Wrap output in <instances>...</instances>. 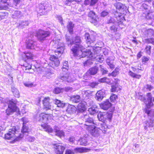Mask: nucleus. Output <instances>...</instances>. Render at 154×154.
<instances>
[{"label":"nucleus","mask_w":154,"mask_h":154,"mask_svg":"<svg viewBox=\"0 0 154 154\" xmlns=\"http://www.w3.org/2000/svg\"><path fill=\"white\" fill-rule=\"evenodd\" d=\"M57 45L58 46L57 48V50L54 51L55 55L51 54L49 58V60L50 61V64L53 68L59 66L60 61L59 58L61 57L64 50V45L63 43L58 42Z\"/></svg>","instance_id":"1"},{"label":"nucleus","mask_w":154,"mask_h":154,"mask_svg":"<svg viewBox=\"0 0 154 154\" xmlns=\"http://www.w3.org/2000/svg\"><path fill=\"white\" fill-rule=\"evenodd\" d=\"M24 54L22 56V60L20 62V64L22 67L23 69L25 72L30 73L29 72L32 69V64L28 63L29 60H33L34 59V55L30 51H25L23 52Z\"/></svg>","instance_id":"2"},{"label":"nucleus","mask_w":154,"mask_h":154,"mask_svg":"<svg viewBox=\"0 0 154 154\" xmlns=\"http://www.w3.org/2000/svg\"><path fill=\"white\" fill-rule=\"evenodd\" d=\"M23 135L22 133H18V131L15 126H11L9 129L8 132L5 134L4 138L7 140H13L10 143H14L16 141L21 140L23 137Z\"/></svg>","instance_id":"3"},{"label":"nucleus","mask_w":154,"mask_h":154,"mask_svg":"<svg viewBox=\"0 0 154 154\" xmlns=\"http://www.w3.org/2000/svg\"><path fill=\"white\" fill-rule=\"evenodd\" d=\"M17 100H14L13 99L8 101V106L5 110V113L7 115H12L14 112L20 113V109L17 106Z\"/></svg>","instance_id":"4"},{"label":"nucleus","mask_w":154,"mask_h":154,"mask_svg":"<svg viewBox=\"0 0 154 154\" xmlns=\"http://www.w3.org/2000/svg\"><path fill=\"white\" fill-rule=\"evenodd\" d=\"M51 34L50 31L39 29L35 32V36L38 41L43 42L46 40V38L49 37Z\"/></svg>","instance_id":"5"},{"label":"nucleus","mask_w":154,"mask_h":154,"mask_svg":"<svg viewBox=\"0 0 154 154\" xmlns=\"http://www.w3.org/2000/svg\"><path fill=\"white\" fill-rule=\"evenodd\" d=\"M84 38L86 44L90 45L96 40V34L93 31L86 32L84 34Z\"/></svg>","instance_id":"6"},{"label":"nucleus","mask_w":154,"mask_h":154,"mask_svg":"<svg viewBox=\"0 0 154 154\" xmlns=\"http://www.w3.org/2000/svg\"><path fill=\"white\" fill-rule=\"evenodd\" d=\"M100 106L101 109L104 110H107L110 108L109 113L113 114L115 110V107L112 106V103L108 99H106L100 104Z\"/></svg>","instance_id":"7"},{"label":"nucleus","mask_w":154,"mask_h":154,"mask_svg":"<svg viewBox=\"0 0 154 154\" xmlns=\"http://www.w3.org/2000/svg\"><path fill=\"white\" fill-rule=\"evenodd\" d=\"M84 48L83 46L80 44H75L71 48V51L74 57L80 58L82 50Z\"/></svg>","instance_id":"8"},{"label":"nucleus","mask_w":154,"mask_h":154,"mask_svg":"<svg viewBox=\"0 0 154 154\" xmlns=\"http://www.w3.org/2000/svg\"><path fill=\"white\" fill-rule=\"evenodd\" d=\"M107 117L106 118L105 116L106 114L105 112H100L97 115L99 119L102 122H110L112 114V113H109L108 112H107Z\"/></svg>","instance_id":"9"},{"label":"nucleus","mask_w":154,"mask_h":154,"mask_svg":"<svg viewBox=\"0 0 154 154\" xmlns=\"http://www.w3.org/2000/svg\"><path fill=\"white\" fill-rule=\"evenodd\" d=\"M49 97H47L44 98L42 100L43 109L45 111L51 110V102Z\"/></svg>","instance_id":"10"},{"label":"nucleus","mask_w":154,"mask_h":154,"mask_svg":"<svg viewBox=\"0 0 154 154\" xmlns=\"http://www.w3.org/2000/svg\"><path fill=\"white\" fill-rule=\"evenodd\" d=\"M53 116L52 114L42 112L39 114L38 120L40 122H43L52 119Z\"/></svg>","instance_id":"11"},{"label":"nucleus","mask_w":154,"mask_h":154,"mask_svg":"<svg viewBox=\"0 0 154 154\" xmlns=\"http://www.w3.org/2000/svg\"><path fill=\"white\" fill-rule=\"evenodd\" d=\"M60 143H54L52 144L55 153L56 154H63L65 147L62 145Z\"/></svg>","instance_id":"12"},{"label":"nucleus","mask_w":154,"mask_h":154,"mask_svg":"<svg viewBox=\"0 0 154 154\" xmlns=\"http://www.w3.org/2000/svg\"><path fill=\"white\" fill-rule=\"evenodd\" d=\"M49 5L47 4H41L39 5L38 11V14L40 15H45L49 8Z\"/></svg>","instance_id":"13"},{"label":"nucleus","mask_w":154,"mask_h":154,"mask_svg":"<svg viewBox=\"0 0 154 154\" xmlns=\"http://www.w3.org/2000/svg\"><path fill=\"white\" fill-rule=\"evenodd\" d=\"M146 96L147 97V100L148 101L147 103H146V98L144 97H143V100L141 99V100L142 101L144 100V102L145 103L146 107L150 108L154 105V104L152 101V97L151 93L150 92L146 94Z\"/></svg>","instance_id":"14"},{"label":"nucleus","mask_w":154,"mask_h":154,"mask_svg":"<svg viewBox=\"0 0 154 154\" xmlns=\"http://www.w3.org/2000/svg\"><path fill=\"white\" fill-rule=\"evenodd\" d=\"M88 16L89 18L91 23H96L97 22L98 16L94 11H90L88 13Z\"/></svg>","instance_id":"15"},{"label":"nucleus","mask_w":154,"mask_h":154,"mask_svg":"<svg viewBox=\"0 0 154 154\" xmlns=\"http://www.w3.org/2000/svg\"><path fill=\"white\" fill-rule=\"evenodd\" d=\"M87 103L84 101H81L77 105V111L78 113L85 112L87 109Z\"/></svg>","instance_id":"16"},{"label":"nucleus","mask_w":154,"mask_h":154,"mask_svg":"<svg viewBox=\"0 0 154 154\" xmlns=\"http://www.w3.org/2000/svg\"><path fill=\"white\" fill-rule=\"evenodd\" d=\"M114 6L117 10L121 11V14H124L127 10L126 6L124 4L119 2L115 3Z\"/></svg>","instance_id":"17"},{"label":"nucleus","mask_w":154,"mask_h":154,"mask_svg":"<svg viewBox=\"0 0 154 154\" xmlns=\"http://www.w3.org/2000/svg\"><path fill=\"white\" fill-rule=\"evenodd\" d=\"M40 125L45 132L48 133H52L53 132V129L48 123H44L41 124Z\"/></svg>","instance_id":"18"},{"label":"nucleus","mask_w":154,"mask_h":154,"mask_svg":"<svg viewBox=\"0 0 154 154\" xmlns=\"http://www.w3.org/2000/svg\"><path fill=\"white\" fill-rule=\"evenodd\" d=\"M60 79L65 83H71L73 82V80L69 74H66L64 75L61 76Z\"/></svg>","instance_id":"19"},{"label":"nucleus","mask_w":154,"mask_h":154,"mask_svg":"<svg viewBox=\"0 0 154 154\" xmlns=\"http://www.w3.org/2000/svg\"><path fill=\"white\" fill-rule=\"evenodd\" d=\"M26 47L28 49H32L35 46V41L32 39H29L26 40Z\"/></svg>","instance_id":"20"},{"label":"nucleus","mask_w":154,"mask_h":154,"mask_svg":"<svg viewBox=\"0 0 154 154\" xmlns=\"http://www.w3.org/2000/svg\"><path fill=\"white\" fill-rule=\"evenodd\" d=\"M54 131L55 133V135L61 137L64 136V133L63 130L59 129V128L57 126L54 127Z\"/></svg>","instance_id":"21"},{"label":"nucleus","mask_w":154,"mask_h":154,"mask_svg":"<svg viewBox=\"0 0 154 154\" xmlns=\"http://www.w3.org/2000/svg\"><path fill=\"white\" fill-rule=\"evenodd\" d=\"M91 149L86 147H76L74 149V151L77 153H82L88 152L90 151Z\"/></svg>","instance_id":"22"},{"label":"nucleus","mask_w":154,"mask_h":154,"mask_svg":"<svg viewBox=\"0 0 154 154\" xmlns=\"http://www.w3.org/2000/svg\"><path fill=\"white\" fill-rule=\"evenodd\" d=\"M92 54V52L89 50L85 51H83V50H82L80 58L84 57H90L91 56Z\"/></svg>","instance_id":"23"},{"label":"nucleus","mask_w":154,"mask_h":154,"mask_svg":"<svg viewBox=\"0 0 154 154\" xmlns=\"http://www.w3.org/2000/svg\"><path fill=\"white\" fill-rule=\"evenodd\" d=\"M104 92L101 90L98 91L96 94V98L98 101L101 100L103 98Z\"/></svg>","instance_id":"24"},{"label":"nucleus","mask_w":154,"mask_h":154,"mask_svg":"<svg viewBox=\"0 0 154 154\" xmlns=\"http://www.w3.org/2000/svg\"><path fill=\"white\" fill-rule=\"evenodd\" d=\"M23 126L21 129V133L23 134L26 133H28L29 131V128L28 125L26 124V123L23 121Z\"/></svg>","instance_id":"25"},{"label":"nucleus","mask_w":154,"mask_h":154,"mask_svg":"<svg viewBox=\"0 0 154 154\" xmlns=\"http://www.w3.org/2000/svg\"><path fill=\"white\" fill-rule=\"evenodd\" d=\"M107 122H103L100 124V127L99 128V129L101 130L104 133H106V132L107 129L108 128V126L106 124Z\"/></svg>","instance_id":"26"},{"label":"nucleus","mask_w":154,"mask_h":154,"mask_svg":"<svg viewBox=\"0 0 154 154\" xmlns=\"http://www.w3.org/2000/svg\"><path fill=\"white\" fill-rule=\"evenodd\" d=\"M55 104L57 105L58 107L63 108L65 106L66 103H63L60 100L57 99L54 100Z\"/></svg>","instance_id":"27"},{"label":"nucleus","mask_w":154,"mask_h":154,"mask_svg":"<svg viewBox=\"0 0 154 154\" xmlns=\"http://www.w3.org/2000/svg\"><path fill=\"white\" fill-rule=\"evenodd\" d=\"M98 70V68L95 66L90 68L88 72L90 75H94L97 73Z\"/></svg>","instance_id":"28"},{"label":"nucleus","mask_w":154,"mask_h":154,"mask_svg":"<svg viewBox=\"0 0 154 154\" xmlns=\"http://www.w3.org/2000/svg\"><path fill=\"white\" fill-rule=\"evenodd\" d=\"M74 26V24L71 21L68 22L67 25V27L68 31L70 34H72L73 33V29Z\"/></svg>","instance_id":"29"},{"label":"nucleus","mask_w":154,"mask_h":154,"mask_svg":"<svg viewBox=\"0 0 154 154\" xmlns=\"http://www.w3.org/2000/svg\"><path fill=\"white\" fill-rule=\"evenodd\" d=\"M121 86H119L118 85H112L111 86L110 91L112 92H118L121 90Z\"/></svg>","instance_id":"30"},{"label":"nucleus","mask_w":154,"mask_h":154,"mask_svg":"<svg viewBox=\"0 0 154 154\" xmlns=\"http://www.w3.org/2000/svg\"><path fill=\"white\" fill-rule=\"evenodd\" d=\"M128 74L129 76L134 78L139 79L141 77V75L135 73L131 70H129L128 71Z\"/></svg>","instance_id":"31"},{"label":"nucleus","mask_w":154,"mask_h":154,"mask_svg":"<svg viewBox=\"0 0 154 154\" xmlns=\"http://www.w3.org/2000/svg\"><path fill=\"white\" fill-rule=\"evenodd\" d=\"M82 42L81 37L79 36H76L74 40V42H71L70 43V44L71 45L75 43L76 44H80V43Z\"/></svg>","instance_id":"32"},{"label":"nucleus","mask_w":154,"mask_h":154,"mask_svg":"<svg viewBox=\"0 0 154 154\" xmlns=\"http://www.w3.org/2000/svg\"><path fill=\"white\" fill-rule=\"evenodd\" d=\"M86 126V129L88 131L92 133V131L95 129L96 127L94 125H84Z\"/></svg>","instance_id":"33"},{"label":"nucleus","mask_w":154,"mask_h":154,"mask_svg":"<svg viewBox=\"0 0 154 154\" xmlns=\"http://www.w3.org/2000/svg\"><path fill=\"white\" fill-rule=\"evenodd\" d=\"M110 100L112 102H115L116 100L118 99L117 95L112 94L109 97Z\"/></svg>","instance_id":"34"},{"label":"nucleus","mask_w":154,"mask_h":154,"mask_svg":"<svg viewBox=\"0 0 154 154\" xmlns=\"http://www.w3.org/2000/svg\"><path fill=\"white\" fill-rule=\"evenodd\" d=\"M71 98L73 101L75 103H76L79 102L80 99V97L79 95H74L72 96Z\"/></svg>","instance_id":"35"},{"label":"nucleus","mask_w":154,"mask_h":154,"mask_svg":"<svg viewBox=\"0 0 154 154\" xmlns=\"http://www.w3.org/2000/svg\"><path fill=\"white\" fill-rule=\"evenodd\" d=\"M8 13L3 12H0V17L1 19L7 18L8 17Z\"/></svg>","instance_id":"36"},{"label":"nucleus","mask_w":154,"mask_h":154,"mask_svg":"<svg viewBox=\"0 0 154 154\" xmlns=\"http://www.w3.org/2000/svg\"><path fill=\"white\" fill-rule=\"evenodd\" d=\"M118 27L116 25L112 26L110 28V30L112 32H116L117 31Z\"/></svg>","instance_id":"37"},{"label":"nucleus","mask_w":154,"mask_h":154,"mask_svg":"<svg viewBox=\"0 0 154 154\" xmlns=\"http://www.w3.org/2000/svg\"><path fill=\"white\" fill-rule=\"evenodd\" d=\"M88 111L91 115H93L97 113L96 110L94 107H90L89 108Z\"/></svg>","instance_id":"38"},{"label":"nucleus","mask_w":154,"mask_h":154,"mask_svg":"<svg viewBox=\"0 0 154 154\" xmlns=\"http://www.w3.org/2000/svg\"><path fill=\"white\" fill-rule=\"evenodd\" d=\"M62 88L59 87H56L54 88L53 91V92L55 94H58L62 91Z\"/></svg>","instance_id":"39"},{"label":"nucleus","mask_w":154,"mask_h":154,"mask_svg":"<svg viewBox=\"0 0 154 154\" xmlns=\"http://www.w3.org/2000/svg\"><path fill=\"white\" fill-rule=\"evenodd\" d=\"M13 94L14 96L16 98H18L20 97V94L18 90H14L13 91Z\"/></svg>","instance_id":"40"},{"label":"nucleus","mask_w":154,"mask_h":154,"mask_svg":"<svg viewBox=\"0 0 154 154\" xmlns=\"http://www.w3.org/2000/svg\"><path fill=\"white\" fill-rule=\"evenodd\" d=\"M120 82V80L118 78L115 79L113 85H118L119 86H121L119 85Z\"/></svg>","instance_id":"41"},{"label":"nucleus","mask_w":154,"mask_h":154,"mask_svg":"<svg viewBox=\"0 0 154 154\" xmlns=\"http://www.w3.org/2000/svg\"><path fill=\"white\" fill-rule=\"evenodd\" d=\"M118 71L115 69L111 73L109 74L108 75L109 76L111 75L113 77H116L118 75Z\"/></svg>","instance_id":"42"},{"label":"nucleus","mask_w":154,"mask_h":154,"mask_svg":"<svg viewBox=\"0 0 154 154\" xmlns=\"http://www.w3.org/2000/svg\"><path fill=\"white\" fill-rule=\"evenodd\" d=\"M151 46L149 45L146 46L145 48L146 52V53L150 54L151 52Z\"/></svg>","instance_id":"43"},{"label":"nucleus","mask_w":154,"mask_h":154,"mask_svg":"<svg viewBox=\"0 0 154 154\" xmlns=\"http://www.w3.org/2000/svg\"><path fill=\"white\" fill-rule=\"evenodd\" d=\"M109 14L108 12L105 11H103L100 13V16L102 17H104Z\"/></svg>","instance_id":"44"},{"label":"nucleus","mask_w":154,"mask_h":154,"mask_svg":"<svg viewBox=\"0 0 154 154\" xmlns=\"http://www.w3.org/2000/svg\"><path fill=\"white\" fill-rule=\"evenodd\" d=\"M24 85L28 87H32L34 86L33 84L32 83L27 82L24 83Z\"/></svg>","instance_id":"45"},{"label":"nucleus","mask_w":154,"mask_h":154,"mask_svg":"<svg viewBox=\"0 0 154 154\" xmlns=\"http://www.w3.org/2000/svg\"><path fill=\"white\" fill-rule=\"evenodd\" d=\"M98 84V83L96 82H91L89 84V85L92 88H94L96 86H97Z\"/></svg>","instance_id":"46"},{"label":"nucleus","mask_w":154,"mask_h":154,"mask_svg":"<svg viewBox=\"0 0 154 154\" xmlns=\"http://www.w3.org/2000/svg\"><path fill=\"white\" fill-rule=\"evenodd\" d=\"M99 0H91L90 5L91 6H93Z\"/></svg>","instance_id":"47"},{"label":"nucleus","mask_w":154,"mask_h":154,"mask_svg":"<svg viewBox=\"0 0 154 154\" xmlns=\"http://www.w3.org/2000/svg\"><path fill=\"white\" fill-rule=\"evenodd\" d=\"M65 154H74V152L72 150L67 149L65 151Z\"/></svg>","instance_id":"48"},{"label":"nucleus","mask_w":154,"mask_h":154,"mask_svg":"<svg viewBox=\"0 0 154 154\" xmlns=\"http://www.w3.org/2000/svg\"><path fill=\"white\" fill-rule=\"evenodd\" d=\"M83 0H66V4H68L69 2H75L77 3H79L82 2Z\"/></svg>","instance_id":"49"},{"label":"nucleus","mask_w":154,"mask_h":154,"mask_svg":"<svg viewBox=\"0 0 154 154\" xmlns=\"http://www.w3.org/2000/svg\"><path fill=\"white\" fill-rule=\"evenodd\" d=\"M149 60V57L146 56L143 57L142 58V62H143L146 63Z\"/></svg>","instance_id":"50"},{"label":"nucleus","mask_w":154,"mask_h":154,"mask_svg":"<svg viewBox=\"0 0 154 154\" xmlns=\"http://www.w3.org/2000/svg\"><path fill=\"white\" fill-rule=\"evenodd\" d=\"M146 89L148 90L149 91H151V90L153 88V87L152 86L150 85H146Z\"/></svg>","instance_id":"51"},{"label":"nucleus","mask_w":154,"mask_h":154,"mask_svg":"<svg viewBox=\"0 0 154 154\" xmlns=\"http://www.w3.org/2000/svg\"><path fill=\"white\" fill-rule=\"evenodd\" d=\"M63 68L67 69V68L68 67V64L67 61H65L63 64Z\"/></svg>","instance_id":"52"},{"label":"nucleus","mask_w":154,"mask_h":154,"mask_svg":"<svg viewBox=\"0 0 154 154\" xmlns=\"http://www.w3.org/2000/svg\"><path fill=\"white\" fill-rule=\"evenodd\" d=\"M86 122H88V123H93V121L92 119H91V118H89L88 119H87L86 120H85Z\"/></svg>","instance_id":"53"},{"label":"nucleus","mask_w":154,"mask_h":154,"mask_svg":"<svg viewBox=\"0 0 154 154\" xmlns=\"http://www.w3.org/2000/svg\"><path fill=\"white\" fill-rule=\"evenodd\" d=\"M106 77H103L99 79V81L101 83H105Z\"/></svg>","instance_id":"54"},{"label":"nucleus","mask_w":154,"mask_h":154,"mask_svg":"<svg viewBox=\"0 0 154 154\" xmlns=\"http://www.w3.org/2000/svg\"><path fill=\"white\" fill-rule=\"evenodd\" d=\"M108 65L109 66L110 68L111 69H113L114 68L115 66L113 63H108Z\"/></svg>","instance_id":"55"},{"label":"nucleus","mask_w":154,"mask_h":154,"mask_svg":"<svg viewBox=\"0 0 154 154\" xmlns=\"http://www.w3.org/2000/svg\"><path fill=\"white\" fill-rule=\"evenodd\" d=\"M84 140V142H82V141H83V140L82 141V142L81 143L80 145H81L86 146L87 145V141L85 140Z\"/></svg>","instance_id":"56"},{"label":"nucleus","mask_w":154,"mask_h":154,"mask_svg":"<svg viewBox=\"0 0 154 154\" xmlns=\"http://www.w3.org/2000/svg\"><path fill=\"white\" fill-rule=\"evenodd\" d=\"M90 0H85L84 2V4L85 5H90Z\"/></svg>","instance_id":"57"},{"label":"nucleus","mask_w":154,"mask_h":154,"mask_svg":"<svg viewBox=\"0 0 154 154\" xmlns=\"http://www.w3.org/2000/svg\"><path fill=\"white\" fill-rule=\"evenodd\" d=\"M105 83L108 84H110L111 83V80L109 79L107 77H106Z\"/></svg>","instance_id":"58"},{"label":"nucleus","mask_w":154,"mask_h":154,"mask_svg":"<svg viewBox=\"0 0 154 154\" xmlns=\"http://www.w3.org/2000/svg\"><path fill=\"white\" fill-rule=\"evenodd\" d=\"M142 52L141 51H140L137 54V59H139L142 56Z\"/></svg>","instance_id":"59"},{"label":"nucleus","mask_w":154,"mask_h":154,"mask_svg":"<svg viewBox=\"0 0 154 154\" xmlns=\"http://www.w3.org/2000/svg\"><path fill=\"white\" fill-rule=\"evenodd\" d=\"M147 108H146L145 109V112L148 115H149V114L150 113L151 110H150L148 109Z\"/></svg>","instance_id":"60"},{"label":"nucleus","mask_w":154,"mask_h":154,"mask_svg":"<svg viewBox=\"0 0 154 154\" xmlns=\"http://www.w3.org/2000/svg\"><path fill=\"white\" fill-rule=\"evenodd\" d=\"M113 19L112 18H111L109 20L107 21V23H113Z\"/></svg>","instance_id":"61"},{"label":"nucleus","mask_w":154,"mask_h":154,"mask_svg":"<svg viewBox=\"0 0 154 154\" xmlns=\"http://www.w3.org/2000/svg\"><path fill=\"white\" fill-rule=\"evenodd\" d=\"M153 127V126L152 125H146L144 127V129L145 130H147L148 127Z\"/></svg>","instance_id":"62"},{"label":"nucleus","mask_w":154,"mask_h":154,"mask_svg":"<svg viewBox=\"0 0 154 154\" xmlns=\"http://www.w3.org/2000/svg\"><path fill=\"white\" fill-rule=\"evenodd\" d=\"M14 3L16 4H18L20 1V0H13Z\"/></svg>","instance_id":"63"},{"label":"nucleus","mask_w":154,"mask_h":154,"mask_svg":"<svg viewBox=\"0 0 154 154\" xmlns=\"http://www.w3.org/2000/svg\"><path fill=\"white\" fill-rule=\"evenodd\" d=\"M103 74H106L107 73V71L104 69L102 70Z\"/></svg>","instance_id":"64"}]
</instances>
